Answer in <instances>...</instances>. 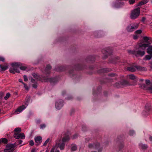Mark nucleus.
Wrapping results in <instances>:
<instances>
[{"instance_id":"nucleus-1","label":"nucleus","mask_w":152,"mask_h":152,"mask_svg":"<svg viewBox=\"0 0 152 152\" xmlns=\"http://www.w3.org/2000/svg\"><path fill=\"white\" fill-rule=\"evenodd\" d=\"M64 136L62 140H61V137H59L56 141V145L57 147H59L61 150H63L64 148L65 142H68L70 139L69 133L64 134Z\"/></svg>"},{"instance_id":"nucleus-2","label":"nucleus","mask_w":152,"mask_h":152,"mask_svg":"<svg viewBox=\"0 0 152 152\" xmlns=\"http://www.w3.org/2000/svg\"><path fill=\"white\" fill-rule=\"evenodd\" d=\"M140 12V9L139 7L134 9L132 11L130 16V18L132 19H136L139 16Z\"/></svg>"},{"instance_id":"nucleus-3","label":"nucleus","mask_w":152,"mask_h":152,"mask_svg":"<svg viewBox=\"0 0 152 152\" xmlns=\"http://www.w3.org/2000/svg\"><path fill=\"white\" fill-rule=\"evenodd\" d=\"M21 65L20 63H15L12 64V65L13 67V68H10L9 69V71L11 73L13 74L15 73V72L19 73L20 71L19 70L16 69L17 68V66H20Z\"/></svg>"},{"instance_id":"nucleus-4","label":"nucleus","mask_w":152,"mask_h":152,"mask_svg":"<svg viewBox=\"0 0 152 152\" xmlns=\"http://www.w3.org/2000/svg\"><path fill=\"white\" fill-rule=\"evenodd\" d=\"M138 26V25L137 24H132L128 26L126 30L128 32H132L137 29Z\"/></svg>"},{"instance_id":"nucleus-5","label":"nucleus","mask_w":152,"mask_h":152,"mask_svg":"<svg viewBox=\"0 0 152 152\" xmlns=\"http://www.w3.org/2000/svg\"><path fill=\"white\" fill-rule=\"evenodd\" d=\"M15 145L13 144H8L6 146V148L4 150V152H11L14 149Z\"/></svg>"},{"instance_id":"nucleus-6","label":"nucleus","mask_w":152,"mask_h":152,"mask_svg":"<svg viewBox=\"0 0 152 152\" xmlns=\"http://www.w3.org/2000/svg\"><path fill=\"white\" fill-rule=\"evenodd\" d=\"M14 137L15 138L17 139L20 138L23 139L25 138V135L23 133L20 134L15 133L14 134Z\"/></svg>"},{"instance_id":"nucleus-7","label":"nucleus","mask_w":152,"mask_h":152,"mask_svg":"<svg viewBox=\"0 0 152 152\" xmlns=\"http://www.w3.org/2000/svg\"><path fill=\"white\" fill-rule=\"evenodd\" d=\"M127 82L126 81H123L117 83L115 84V86L117 88L122 87L126 85Z\"/></svg>"},{"instance_id":"nucleus-8","label":"nucleus","mask_w":152,"mask_h":152,"mask_svg":"<svg viewBox=\"0 0 152 152\" xmlns=\"http://www.w3.org/2000/svg\"><path fill=\"white\" fill-rule=\"evenodd\" d=\"M26 108V107L24 105H23L19 107H18L17 110H16L15 112V113L16 114H18L21 112L23 110Z\"/></svg>"},{"instance_id":"nucleus-9","label":"nucleus","mask_w":152,"mask_h":152,"mask_svg":"<svg viewBox=\"0 0 152 152\" xmlns=\"http://www.w3.org/2000/svg\"><path fill=\"white\" fill-rule=\"evenodd\" d=\"M63 102L62 101H58L56 102L55 104V107L56 108L59 110L63 106Z\"/></svg>"},{"instance_id":"nucleus-10","label":"nucleus","mask_w":152,"mask_h":152,"mask_svg":"<svg viewBox=\"0 0 152 152\" xmlns=\"http://www.w3.org/2000/svg\"><path fill=\"white\" fill-rule=\"evenodd\" d=\"M134 53L136 56H143L145 53V52L144 51H141L140 50H138L137 51L134 52Z\"/></svg>"},{"instance_id":"nucleus-11","label":"nucleus","mask_w":152,"mask_h":152,"mask_svg":"<svg viewBox=\"0 0 152 152\" xmlns=\"http://www.w3.org/2000/svg\"><path fill=\"white\" fill-rule=\"evenodd\" d=\"M139 46L143 50H145L146 48L148 47L149 46H148V44L140 43L139 44Z\"/></svg>"},{"instance_id":"nucleus-12","label":"nucleus","mask_w":152,"mask_h":152,"mask_svg":"<svg viewBox=\"0 0 152 152\" xmlns=\"http://www.w3.org/2000/svg\"><path fill=\"white\" fill-rule=\"evenodd\" d=\"M145 109L146 110L145 111V110L143 112V114L145 115H147L149 114V111L150 108V107H148L147 105H146L145 106Z\"/></svg>"},{"instance_id":"nucleus-13","label":"nucleus","mask_w":152,"mask_h":152,"mask_svg":"<svg viewBox=\"0 0 152 152\" xmlns=\"http://www.w3.org/2000/svg\"><path fill=\"white\" fill-rule=\"evenodd\" d=\"M36 142L39 144L41 143L42 141V138L40 136H38L34 138Z\"/></svg>"},{"instance_id":"nucleus-14","label":"nucleus","mask_w":152,"mask_h":152,"mask_svg":"<svg viewBox=\"0 0 152 152\" xmlns=\"http://www.w3.org/2000/svg\"><path fill=\"white\" fill-rule=\"evenodd\" d=\"M147 53L149 54L152 55V45L149 46L147 49Z\"/></svg>"},{"instance_id":"nucleus-15","label":"nucleus","mask_w":152,"mask_h":152,"mask_svg":"<svg viewBox=\"0 0 152 152\" xmlns=\"http://www.w3.org/2000/svg\"><path fill=\"white\" fill-rule=\"evenodd\" d=\"M136 66H131L130 67H128L127 68V70L133 72L135 71L136 69Z\"/></svg>"},{"instance_id":"nucleus-16","label":"nucleus","mask_w":152,"mask_h":152,"mask_svg":"<svg viewBox=\"0 0 152 152\" xmlns=\"http://www.w3.org/2000/svg\"><path fill=\"white\" fill-rule=\"evenodd\" d=\"M152 58V55H151V54H149L148 55H146L144 58H143V60H150Z\"/></svg>"},{"instance_id":"nucleus-17","label":"nucleus","mask_w":152,"mask_h":152,"mask_svg":"<svg viewBox=\"0 0 152 152\" xmlns=\"http://www.w3.org/2000/svg\"><path fill=\"white\" fill-rule=\"evenodd\" d=\"M1 70L2 71H4L7 69L8 68V66L7 65H0Z\"/></svg>"},{"instance_id":"nucleus-18","label":"nucleus","mask_w":152,"mask_h":152,"mask_svg":"<svg viewBox=\"0 0 152 152\" xmlns=\"http://www.w3.org/2000/svg\"><path fill=\"white\" fill-rule=\"evenodd\" d=\"M136 69H137L140 71H145L146 70V69L144 67L141 66H136Z\"/></svg>"},{"instance_id":"nucleus-19","label":"nucleus","mask_w":152,"mask_h":152,"mask_svg":"<svg viewBox=\"0 0 152 152\" xmlns=\"http://www.w3.org/2000/svg\"><path fill=\"white\" fill-rule=\"evenodd\" d=\"M140 147L142 149H147L148 146L147 145L145 144H143L142 143H140L139 144Z\"/></svg>"},{"instance_id":"nucleus-20","label":"nucleus","mask_w":152,"mask_h":152,"mask_svg":"<svg viewBox=\"0 0 152 152\" xmlns=\"http://www.w3.org/2000/svg\"><path fill=\"white\" fill-rule=\"evenodd\" d=\"M77 149V146L74 144H72V145L71 150L72 151H74L76 150Z\"/></svg>"},{"instance_id":"nucleus-21","label":"nucleus","mask_w":152,"mask_h":152,"mask_svg":"<svg viewBox=\"0 0 152 152\" xmlns=\"http://www.w3.org/2000/svg\"><path fill=\"white\" fill-rule=\"evenodd\" d=\"M21 129L20 128H16L14 129V131L15 133H19L21 132Z\"/></svg>"},{"instance_id":"nucleus-22","label":"nucleus","mask_w":152,"mask_h":152,"mask_svg":"<svg viewBox=\"0 0 152 152\" xmlns=\"http://www.w3.org/2000/svg\"><path fill=\"white\" fill-rule=\"evenodd\" d=\"M129 78L131 80H134L136 78L135 76L133 75H129Z\"/></svg>"},{"instance_id":"nucleus-23","label":"nucleus","mask_w":152,"mask_h":152,"mask_svg":"<svg viewBox=\"0 0 152 152\" xmlns=\"http://www.w3.org/2000/svg\"><path fill=\"white\" fill-rule=\"evenodd\" d=\"M135 134V132L134 130H130L129 131V134L130 136H133Z\"/></svg>"},{"instance_id":"nucleus-24","label":"nucleus","mask_w":152,"mask_h":152,"mask_svg":"<svg viewBox=\"0 0 152 152\" xmlns=\"http://www.w3.org/2000/svg\"><path fill=\"white\" fill-rule=\"evenodd\" d=\"M21 64V65L20 66H17V67H19L22 70H24L26 69V67L25 66H21L22 64L21 63H20Z\"/></svg>"},{"instance_id":"nucleus-25","label":"nucleus","mask_w":152,"mask_h":152,"mask_svg":"<svg viewBox=\"0 0 152 152\" xmlns=\"http://www.w3.org/2000/svg\"><path fill=\"white\" fill-rule=\"evenodd\" d=\"M10 96V94L9 93L7 94L6 96L4 97V98L5 99H7Z\"/></svg>"},{"instance_id":"nucleus-26","label":"nucleus","mask_w":152,"mask_h":152,"mask_svg":"<svg viewBox=\"0 0 152 152\" xmlns=\"http://www.w3.org/2000/svg\"><path fill=\"white\" fill-rule=\"evenodd\" d=\"M51 69V67L50 65H48L46 67V70L48 71V73H49V72L48 71V70L50 69Z\"/></svg>"},{"instance_id":"nucleus-27","label":"nucleus","mask_w":152,"mask_h":152,"mask_svg":"<svg viewBox=\"0 0 152 152\" xmlns=\"http://www.w3.org/2000/svg\"><path fill=\"white\" fill-rule=\"evenodd\" d=\"M147 90L150 93H152V86L148 87Z\"/></svg>"},{"instance_id":"nucleus-28","label":"nucleus","mask_w":152,"mask_h":152,"mask_svg":"<svg viewBox=\"0 0 152 152\" xmlns=\"http://www.w3.org/2000/svg\"><path fill=\"white\" fill-rule=\"evenodd\" d=\"M3 142L4 143H7V140L5 138H2Z\"/></svg>"},{"instance_id":"nucleus-29","label":"nucleus","mask_w":152,"mask_h":152,"mask_svg":"<svg viewBox=\"0 0 152 152\" xmlns=\"http://www.w3.org/2000/svg\"><path fill=\"white\" fill-rule=\"evenodd\" d=\"M143 39L146 42H147L149 40V38L147 37H143Z\"/></svg>"},{"instance_id":"nucleus-30","label":"nucleus","mask_w":152,"mask_h":152,"mask_svg":"<svg viewBox=\"0 0 152 152\" xmlns=\"http://www.w3.org/2000/svg\"><path fill=\"white\" fill-rule=\"evenodd\" d=\"M49 140H50V139L49 138L47 139V140L45 141V142L43 144V145L44 146L46 145L49 142Z\"/></svg>"},{"instance_id":"nucleus-31","label":"nucleus","mask_w":152,"mask_h":152,"mask_svg":"<svg viewBox=\"0 0 152 152\" xmlns=\"http://www.w3.org/2000/svg\"><path fill=\"white\" fill-rule=\"evenodd\" d=\"M46 126V125L45 124H42L40 125V128L42 129H44Z\"/></svg>"},{"instance_id":"nucleus-32","label":"nucleus","mask_w":152,"mask_h":152,"mask_svg":"<svg viewBox=\"0 0 152 152\" xmlns=\"http://www.w3.org/2000/svg\"><path fill=\"white\" fill-rule=\"evenodd\" d=\"M135 2V0H129V2L130 4H133Z\"/></svg>"},{"instance_id":"nucleus-33","label":"nucleus","mask_w":152,"mask_h":152,"mask_svg":"<svg viewBox=\"0 0 152 152\" xmlns=\"http://www.w3.org/2000/svg\"><path fill=\"white\" fill-rule=\"evenodd\" d=\"M142 31L140 30H138L135 31V33L137 34H139L141 33Z\"/></svg>"},{"instance_id":"nucleus-34","label":"nucleus","mask_w":152,"mask_h":152,"mask_svg":"<svg viewBox=\"0 0 152 152\" xmlns=\"http://www.w3.org/2000/svg\"><path fill=\"white\" fill-rule=\"evenodd\" d=\"M29 144L33 146L34 144V143L33 140H31L29 142Z\"/></svg>"},{"instance_id":"nucleus-35","label":"nucleus","mask_w":152,"mask_h":152,"mask_svg":"<svg viewBox=\"0 0 152 152\" xmlns=\"http://www.w3.org/2000/svg\"><path fill=\"white\" fill-rule=\"evenodd\" d=\"M23 78H24V80L25 81H27L28 80V78L26 76V75H24L23 76Z\"/></svg>"},{"instance_id":"nucleus-36","label":"nucleus","mask_w":152,"mask_h":152,"mask_svg":"<svg viewBox=\"0 0 152 152\" xmlns=\"http://www.w3.org/2000/svg\"><path fill=\"white\" fill-rule=\"evenodd\" d=\"M94 145H93L92 144H90L88 145V147L89 148H92V147L95 146Z\"/></svg>"},{"instance_id":"nucleus-37","label":"nucleus","mask_w":152,"mask_h":152,"mask_svg":"<svg viewBox=\"0 0 152 152\" xmlns=\"http://www.w3.org/2000/svg\"><path fill=\"white\" fill-rule=\"evenodd\" d=\"M139 36L137 35H134L133 36V38L134 39H137Z\"/></svg>"},{"instance_id":"nucleus-38","label":"nucleus","mask_w":152,"mask_h":152,"mask_svg":"<svg viewBox=\"0 0 152 152\" xmlns=\"http://www.w3.org/2000/svg\"><path fill=\"white\" fill-rule=\"evenodd\" d=\"M144 3L142 1H141L139 3L138 5H142L144 4Z\"/></svg>"},{"instance_id":"nucleus-39","label":"nucleus","mask_w":152,"mask_h":152,"mask_svg":"<svg viewBox=\"0 0 152 152\" xmlns=\"http://www.w3.org/2000/svg\"><path fill=\"white\" fill-rule=\"evenodd\" d=\"M145 83L146 84L148 85L150 83V81L148 80H145Z\"/></svg>"},{"instance_id":"nucleus-40","label":"nucleus","mask_w":152,"mask_h":152,"mask_svg":"<svg viewBox=\"0 0 152 152\" xmlns=\"http://www.w3.org/2000/svg\"><path fill=\"white\" fill-rule=\"evenodd\" d=\"M37 149L36 148H34L31 150V152H37Z\"/></svg>"},{"instance_id":"nucleus-41","label":"nucleus","mask_w":152,"mask_h":152,"mask_svg":"<svg viewBox=\"0 0 152 152\" xmlns=\"http://www.w3.org/2000/svg\"><path fill=\"white\" fill-rule=\"evenodd\" d=\"M23 84L24 85V87L25 89L27 90H28V86L25 83H23Z\"/></svg>"},{"instance_id":"nucleus-42","label":"nucleus","mask_w":152,"mask_h":152,"mask_svg":"<svg viewBox=\"0 0 152 152\" xmlns=\"http://www.w3.org/2000/svg\"><path fill=\"white\" fill-rule=\"evenodd\" d=\"M55 147H53L51 149L50 152H55Z\"/></svg>"},{"instance_id":"nucleus-43","label":"nucleus","mask_w":152,"mask_h":152,"mask_svg":"<svg viewBox=\"0 0 152 152\" xmlns=\"http://www.w3.org/2000/svg\"><path fill=\"white\" fill-rule=\"evenodd\" d=\"M4 61V58L2 57H0V61Z\"/></svg>"},{"instance_id":"nucleus-44","label":"nucleus","mask_w":152,"mask_h":152,"mask_svg":"<svg viewBox=\"0 0 152 152\" xmlns=\"http://www.w3.org/2000/svg\"><path fill=\"white\" fill-rule=\"evenodd\" d=\"M149 0H143L142 1L144 3V4H145L148 3V1Z\"/></svg>"},{"instance_id":"nucleus-45","label":"nucleus","mask_w":152,"mask_h":152,"mask_svg":"<svg viewBox=\"0 0 152 152\" xmlns=\"http://www.w3.org/2000/svg\"><path fill=\"white\" fill-rule=\"evenodd\" d=\"M4 96V94L2 92H0V97H2L3 96Z\"/></svg>"},{"instance_id":"nucleus-46","label":"nucleus","mask_w":152,"mask_h":152,"mask_svg":"<svg viewBox=\"0 0 152 152\" xmlns=\"http://www.w3.org/2000/svg\"><path fill=\"white\" fill-rule=\"evenodd\" d=\"M77 135L76 134L74 135L73 137V139L75 138L76 137H77Z\"/></svg>"},{"instance_id":"nucleus-47","label":"nucleus","mask_w":152,"mask_h":152,"mask_svg":"<svg viewBox=\"0 0 152 152\" xmlns=\"http://www.w3.org/2000/svg\"><path fill=\"white\" fill-rule=\"evenodd\" d=\"M33 87L34 88H36L37 87V85L36 84H34L33 86Z\"/></svg>"},{"instance_id":"nucleus-48","label":"nucleus","mask_w":152,"mask_h":152,"mask_svg":"<svg viewBox=\"0 0 152 152\" xmlns=\"http://www.w3.org/2000/svg\"><path fill=\"white\" fill-rule=\"evenodd\" d=\"M149 139L150 141H152V137L151 136H150Z\"/></svg>"},{"instance_id":"nucleus-49","label":"nucleus","mask_w":152,"mask_h":152,"mask_svg":"<svg viewBox=\"0 0 152 152\" xmlns=\"http://www.w3.org/2000/svg\"><path fill=\"white\" fill-rule=\"evenodd\" d=\"M2 140V138L0 139V144L2 142H3V141Z\"/></svg>"},{"instance_id":"nucleus-50","label":"nucleus","mask_w":152,"mask_h":152,"mask_svg":"<svg viewBox=\"0 0 152 152\" xmlns=\"http://www.w3.org/2000/svg\"><path fill=\"white\" fill-rule=\"evenodd\" d=\"M19 81L20 82H21L23 84L24 83L21 80V79H19Z\"/></svg>"},{"instance_id":"nucleus-51","label":"nucleus","mask_w":152,"mask_h":152,"mask_svg":"<svg viewBox=\"0 0 152 152\" xmlns=\"http://www.w3.org/2000/svg\"><path fill=\"white\" fill-rule=\"evenodd\" d=\"M23 141L21 140H20L19 141V143L20 144H21L22 143V142Z\"/></svg>"},{"instance_id":"nucleus-52","label":"nucleus","mask_w":152,"mask_h":152,"mask_svg":"<svg viewBox=\"0 0 152 152\" xmlns=\"http://www.w3.org/2000/svg\"><path fill=\"white\" fill-rule=\"evenodd\" d=\"M44 81H46V82H47V81H49V80L48 79H44Z\"/></svg>"},{"instance_id":"nucleus-53","label":"nucleus","mask_w":152,"mask_h":152,"mask_svg":"<svg viewBox=\"0 0 152 152\" xmlns=\"http://www.w3.org/2000/svg\"><path fill=\"white\" fill-rule=\"evenodd\" d=\"M145 18H142V20L144 21L145 20Z\"/></svg>"},{"instance_id":"nucleus-54","label":"nucleus","mask_w":152,"mask_h":152,"mask_svg":"<svg viewBox=\"0 0 152 152\" xmlns=\"http://www.w3.org/2000/svg\"><path fill=\"white\" fill-rule=\"evenodd\" d=\"M55 152H60V151L59 150H56L55 151Z\"/></svg>"},{"instance_id":"nucleus-55","label":"nucleus","mask_w":152,"mask_h":152,"mask_svg":"<svg viewBox=\"0 0 152 152\" xmlns=\"http://www.w3.org/2000/svg\"><path fill=\"white\" fill-rule=\"evenodd\" d=\"M28 102H26V103H25V104L27 106L28 105Z\"/></svg>"},{"instance_id":"nucleus-56","label":"nucleus","mask_w":152,"mask_h":152,"mask_svg":"<svg viewBox=\"0 0 152 152\" xmlns=\"http://www.w3.org/2000/svg\"><path fill=\"white\" fill-rule=\"evenodd\" d=\"M140 81H143V79H140Z\"/></svg>"},{"instance_id":"nucleus-57","label":"nucleus","mask_w":152,"mask_h":152,"mask_svg":"<svg viewBox=\"0 0 152 152\" xmlns=\"http://www.w3.org/2000/svg\"><path fill=\"white\" fill-rule=\"evenodd\" d=\"M35 75H36L35 74H34L33 75V76H34L35 77Z\"/></svg>"},{"instance_id":"nucleus-58","label":"nucleus","mask_w":152,"mask_h":152,"mask_svg":"<svg viewBox=\"0 0 152 152\" xmlns=\"http://www.w3.org/2000/svg\"><path fill=\"white\" fill-rule=\"evenodd\" d=\"M45 152H48V150H46Z\"/></svg>"},{"instance_id":"nucleus-59","label":"nucleus","mask_w":152,"mask_h":152,"mask_svg":"<svg viewBox=\"0 0 152 152\" xmlns=\"http://www.w3.org/2000/svg\"><path fill=\"white\" fill-rule=\"evenodd\" d=\"M99 146V144H98V146Z\"/></svg>"},{"instance_id":"nucleus-60","label":"nucleus","mask_w":152,"mask_h":152,"mask_svg":"<svg viewBox=\"0 0 152 152\" xmlns=\"http://www.w3.org/2000/svg\"><path fill=\"white\" fill-rule=\"evenodd\" d=\"M1 113V110H0V113Z\"/></svg>"}]
</instances>
